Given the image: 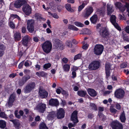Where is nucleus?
<instances>
[{
	"label": "nucleus",
	"instance_id": "cd10ccee",
	"mask_svg": "<svg viewBox=\"0 0 129 129\" xmlns=\"http://www.w3.org/2000/svg\"><path fill=\"white\" fill-rule=\"evenodd\" d=\"M64 71L67 72H69L70 69V65L68 64H65L62 67Z\"/></svg>",
	"mask_w": 129,
	"mask_h": 129
},
{
	"label": "nucleus",
	"instance_id": "49530a36",
	"mask_svg": "<svg viewBox=\"0 0 129 129\" xmlns=\"http://www.w3.org/2000/svg\"><path fill=\"white\" fill-rule=\"evenodd\" d=\"M125 7V8H127V11L128 13V15L129 17V4L126 3Z\"/></svg>",
	"mask_w": 129,
	"mask_h": 129
},
{
	"label": "nucleus",
	"instance_id": "c756f323",
	"mask_svg": "<svg viewBox=\"0 0 129 129\" xmlns=\"http://www.w3.org/2000/svg\"><path fill=\"white\" fill-rule=\"evenodd\" d=\"M77 93L81 97H84L87 94V93L85 91L81 90L78 91Z\"/></svg>",
	"mask_w": 129,
	"mask_h": 129
},
{
	"label": "nucleus",
	"instance_id": "39448f33",
	"mask_svg": "<svg viewBox=\"0 0 129 129\" xmlns=\"http://www.w3.org/2000/svg\"><path fill=\"white\" fill-rule=\"evenodd\" d=\"M35 22L33 19L28 20L27 22V28L30 33H32L34 31V25Z\"/></svg>",
	"mask_w": 129,
	"mask_h": 129
},
{
	"label": "nucleus",
	"instance_id": "f03ea898",
	"mask_svg": "<svg viewBox=\"0 0 129 129\" xmlns=\"http://www.w3.org/2000/svg\"><path fill=\"white\" fill-rule=\"evenodd\" d=\"M35 84L32 82L27 84L23 90V91L25 93H28L33 90L35 88Z\"/></svg>",
	"mask_w": 129,
	"mask_h": 129
},
{
	"label": "nucleus",
	"instance_id": "37998d69",
	"mask_svg": "<svg viewBox=\"0 0 129 129\" xmlns=\"http://www.w3.org/2000/svg\"><path fill=\"white\" fill-rule=\"evenodd\" d=\"M0 117L5 118H7V117L5 113L3 112H1V110L0 111Z\"/></svg>",
	"mask_w": 129,
	"mask_h": 129
},
{
	"label": "nucleus",
	"instance_id": "de8ad7c7",
	"mask_svg": "<svg viewBox=\"0 0 129 129\" xmlns=\"http://www.w3.org/2000/svg\"><path fill=\"white\" fill-rule=\"evenodd\" d=\"M83 46L82 47V48L83 49H87L88 45L86 44H85L84 42H83Z\"/></svg>",
	"mask_w": 129,
	"mask_h": 129
},
{
	"label": "nucleus",
	"instance_id": "bf43d9fd",
	"mask_svg": "<svg viewBox=\"0 0 129 129\" xmlns=\"http://www.w3.org/2000/svg\"><path fill=\"white\" fill-rule=\"evenodd\" d=\"M109 70H110L108 69L106 67V69H105L106 73V76L108 77L110 75V72H109Z\"/></svg>",
	"mask_w": 129,
	"mask_h": 129
},
{
	"label": "nucleus",
	"instance_id": "f8f14e48",
	"mask_svg": "<svg viewBox=\"0 0 129 129\" xmlns=\"http://www.w3.org/2000/svg\"><path fill=\"white\" fill-rule=\"evenodd\" d=\"M39 95L40 97L42 98H45L48 95V93L44 89L40 88L39 90Z\"/></svg>",
	"mask_w": 129,
	"mask_h": 129
},
{
	"label": "nucleus",
	"instance_id": "4d7b16f0",
	"mask_svg": "<svg viewBox=\"0 0 129 129\" xmlns=\"http://www.w3.org/2000/svg\"><path fill=\"white\" fill-rule=\"evenodd\" d=\"M106 67L108 69L110 70V69L111 65L109 63H106L105 65V69H106Z\"/></svg>",
	"mask_w": 129,
	"mask_h": 129
},
{
	"label": "nucleus",
	"instance_id": "5fc2aeb1",
	"mask_svg": "<svg viewBox=\"0 0 129 129\" xmlns=\"http://www.w3.org/2000/svg\"><path fill=\"white\" fill-rule=\"evenodd\" d=\"M90 106L92 107V108L95 110H96L97 109V107L93 103H90Z\"/></svg>",
	"mask_w": 129,
	"mask_h": 129
},
{
	"label": "nucleus",
	"instance_id": "603ef678",
	"mask_svg": "<svg viewBox=\"0 0 129 129\" xmlns=\"http://www.w3.org/2000/svg\"><path fill=\"white\" fill-rule=\"evenodd\" d=\"M78 69V67L75 66H73L71 68V71H72L75 72L76 70Z\"/></svg>",
	"mask_w": 129,
	"mask_h": 129
},
{
	"label": "nucleus",
	"instance_id": "6e6d98bb",
	"mask_svg": "<svg viewBox=\"0 0 129 129\" xmlns=\"http://www.w3.org/2000/svg\"><path fill=\"white\" fill-rule=\"evenodd\" d=\"M78 86L79 85L78 84H77V85H73V90L74 91H77L79 90Z\"/></svg>",
	"mask_w": 129,
	"mask_h": 129
},
{
	"label": "nucleus",
	"instance_id": "f704fd0d",
	"mask_svg": "<svg viewBox=\"0 0 129 129\" xmlns=\"http://www.w3.org/2000/svg\"><path fill=\"white\" fill-rule=\"evenodd\" d=\"M6 126V122L3 120H0V127L2 128H4Z\"/></svg>",
	"mask_w": 129,
	"mask_h": 129
},
{
	"label": "nucleus",
	"instance_id": "864d4df0",
	"mask_svg": "<svg viewBox=\"0 0 129 129\" xmlns=\"http://www.w3.org/2000/svg\"><path fill=\"white\" fill-rule=\"evenodd\" d=\"M85 31L84 34H89L91 33V31L88 29H86L84 30Z\"/></svg>",
	"mask_w": 129,
	"mask_h": 129
},
{
	"label": "nucleus",
	"instance_id": "7ed1b4c3",
	"mask_svg": "<svg viewBox=\"0 0 129 129\" xmlns=\"http://www.w3.org/2000/svg\"><path fill=\"white\" fill-rule=\"evenodd\" d=\"M104 49L103 46L101 44H96L95 46L93 52L96 55H101Z\"/></svg>",
	"mask_w": 129,
	"mask_h": 129
},
{
	"label": "nucleus",
	"instance_id": "a19ab883",
	"mask_svg": "<svg viewBox=\"0 0 129 129\" xmlns=\"http://www.w3.org/2000/svg\"><path fill=\"white\" fill-rule=\"evenodd\" d=\"M40 129H48V128L44 123H42L40 125Z\"/></svg>",
	"mask_w": 129,
	"mask_h": 129
},
{
	"label": "nucleus",
	"instance_id": "79ce46f5",
	"mask_svg": "<svg viewBox=\"0 0 129 129\" xmlns=\"http://www.w3.org/2000/svg\"><path fill=\"white\" fill-rule=\"evenodd\" d=\"M74 24L76 26L81 27H83L84 26L83 24L81 23L80 22H74Z\"/></svg>",
	"mask_w": 129,
	"mask_h": 129
},
{
	"label": "nucleus",
	"instance_id": "09e8293b",
	"mask_svg": "<svg viewBox=\"0 0 129 129\" xmlns=\"http://www.w3.org/2000/svg\"><path fill=\"white\" fill-rule=\"evenodd\" d=\"M63 89L61 88H57L56 89V91L58 94H60L61 92L62 91Z\"/></svg>",
	"mask_w": 129,
	"mask_h": 129
},
{
	"label": "nucleus",
	"instance_id": "393cba45",
	"mask_svg": "<svg viewBox=\"0 0 129 129\" xmlns=\"http://www.w3.org/2000/svg\"><path fill=\"white\" fill-rule=\"evenodd\" d=\"M114 11L113 9L112 6L109 4L107 5V14L108 15H110L112 12Z\"/></svg>",
	"mask_w": 129,
	"mask_h": 129
},
{
	"label": "nucleus",
	"instance_id": "7c9ffc66",
	"mask_svg": "<svg viewBox=\"0 0 129 129\" xmlns=\"http://www.w3.org/2000/svg\"><path fill=\"white\" fill-rule=\"evenodd\" d=\"M15 38L16 41H19L21 38V34L18 32H16L15 34Z\"/></svg>",
	"mask_w": 129,
	"mask_h": 129
},
{
	"label": "nucleus",
	"instance_id": "6e6552de",
	"mask_svg": "<svg viewBox=\"0 0 129 129\" xmlns=\"http://www.w3.org/2000/svg\"><path fill=\"white\" fill-rule=\"evenodd\" d=\"M46 107V104L42 103H40L37 105L35 109L40 112L43 113L45 111Z\"/></svg>",
	"mask_w": 129,
	"mask_h": 129
},
{
	"label": "nucleus",
	"instance_id": "4468645a",
	"mask_svg": "<svg viewBox=\"0 0 129 129\" xmlns=\"http://www.w3.org/2000/svg\"><path fill=\"white\" fill-rule=\"evenodd\" d=\"M15 95L14 93H13L11 95L8 103L6 104L7 106H8L9 107H10L12 106L13 103L15 100Z\"/></svg>",
	"mask_w": 129,
	"mask_h": 129
},
{
	"label": "nucleus",
	"instance_id": "a878e982",
	"mask_svg": "<svg viewBox=\"0 0 129 129\" xmlns=\"http://www.w3.org/2000/svg\"><path fill=\"white\" fill-rule=\"evenodd\" d=\"M120 119L122 122H125L126 119L125 113L124 111L120 115Z\"/></svg>",
	"mask_w": 129,
	"mask_h": 129
},
{
	"label": "nucleus",
	"instance_id": "5701e85b",
	"mask_svg": "<svg viewBox=\"0 0 129 129\" xmlns=\"http://www.w3.org/2000/svg\"><path fill=\"white\" fill-rule=\"evenodd\" d=\"M49 7L50 10L53 12H55L56 10V6L55 4L53 2H51L49 4Z\"/></svg>",
	"mask_w": 129,
	"mask_h": 129
},
{
	"label": "nucleus",
	"instance_id": "0eeeda50",
	"mask_svg": "<svg viewBox=\"0 0 129 129\" xmlns=\"http://www.w3.org/2000/svg\"><path fill=\"white\" fill-rule=\"evenodd\" d=\"M124 91L122 89L116 90L114 93L115 96L119 99H121L123 97L124 95Z\"/></svg>",
	"mask_w": 129,
	"mask_h": 129
},
{
	"label": "nucleus",
	"instance_id": "dca6fc26",
	"mask_svg": "<svg viewBox=\"0 0 129 129\" xmlns=\"http://www.w3.org/2000/svg\"><path fill=\"white\" fill-rule=\"evenodd\" d=\"M77 112L76 111H74L72 114L71 119L74 123H76L78 122L77 117Z\"/></svg>",
	"mask_w": 129,
	"mask_h": 129
},
{
	"label": "nucleus",
	"instance_id": "13d9d810",
	"mask_svg": "<svg viewBox=\"0 0 129 129\" xmlns=\"http://www.w3.org/2000/svg\"><path fill=\"white\" fill-rule=\"evenodd\" d=\"M110 110L111 112L114 113H115L117 111L115 109L112 108L111 107L110 108Z\"/></svg>",
	"mask_w": 129,
	"mask_h": 129
},
{
	"label": "nucleus",
	"instance_id": "ea45409f",
	"mask_svg": "<svg viewBox=\"0 0 129 129\" xmlns=\"http://www.w3.org/2000/svg\"><path fill=\"white\" fill-rule=\"evenodd\" d=\"M32 62L31 61L27 60L25 62L24 65L26 67H28L32 65Z\"/></svg>",
	"mask_w": 129,
	"mask_h": 129
},
{
	"label": "nucleus",
	"instance_id": "f3484780",
	"mask_svg": "<svg viewBox=\"0 0 129 129\" xmlns=\"http://www.w3.org/2000/svg\"><path fill=\"white\" fill-rule=\"evenodd\" d=\"M64 111L62 108L59 109L58 110L57 114V118L58 119L63 118L64 116Z\"/></svg>",
	"mask_w": 129,
	"mask_h": 129
},
{
	"label": "nucleus",
	"instance_id": "680f3d73",
	"mask_svg": "<svg viewBox=\"0 0 129 129\" xmlns=\"http://www.w3.org/2000/svg\"><path fill=\"white\" fill-rule=\"evenodd\" d=\"M62 61L64 63H66L68 62V59L67 58L64 57L62 59Z\"/></svg>",
	"mask_w": 129,
	"mask_h": 129
},
{
	"label": "nucleus",
	"instance_id": "2f4dec72",
	"mask_svg": "<svg viewBox=\"0 0 129 129\" xmlns=\"http://www.w3.org/2000/svg\"><path fill=\"white\" fill-rule=\"evenodd\" d=\"M65 45L66 46L69 48H72L73 46L71 41L69 40H68L66 42Z\"/></svg>",
	"mask_w": 129,
	"mask_h": 129
},
{
	"label": "nucleus",
	"instance_id": "e433bc0d",
	"mask_svg": "<svg viewBox=\"0 0 129 129\" xmlns=\"http://www.w3.org/2000/svg\"><path fill=\"white\" fill-rule=\"evenodd\" d=\"M87 4L86 1H84L82 5L79 6L78 8V11H81L83 9L84 7Z\"/></svg>",
	"mask_w": 129,
	"mask_h": 129
},
{
	"label": "nucleus",
	"instance_id": "e2e57ef3",
	"mask_svg": "<svg viewBox=\"0 0 129 129\" xmlns=\"http://www.w3.org/2000/svg\"><path fill=\"white\" fill-rule=\"evenodd\" d=\"M9 25L10 27L12 28H14L15 27V24L12 22H10V23Z\"/></svg>",
	"mask_w": 129,
	"mask_h": 129
},
{
	"label": "nucleus",
	"instance_id": "c03bdc74",
	"mask_svg": "<svg viewBox=\"0 0 129 129\" xmlns=\"http://www.w3.org/2000/svg\"><path fill=\"white\" fill-rule=\"evenodd\" d=\"M51 64L50 63L45 64L43 66L44 68L45 69H47L49 68L51 66Z\"/></svg>",
	"mask_w": 129,
	"mask_h": 129
},
{
	"label": "nucleus",
	"instance_id": "8fccbe9b",
	"mask_svg": "<svg viewBox=\"0 0 129 129\" xmlns=\"http://www.w3.org/2000/svg\"><path fill=\"white\" fill-rule=\"evenodd\" d=\"M81 57V54H78L75 55L74 57V60H76L78 59H80Z\"/></svg>",
	"mask_w": 129,
	"mask_h": 129
},
{
	"label": "nucleus",
	"instance_id": "0e129e2a",
	"mask_svg": "<svg viewBox=\"0 0 129 129\" xmlns=\"http://www.w3.org/2000/svg\"><path fill=\"white\" fill-rule=\"evenodd\" d=\"M116 108L118 110H120L121 109L120 105L119 104L117 103L115 105Z\"/></svg>",
	"mask_w": 129,
	"mask_h": 129
},
{
	"label": "nucleus",
	"instance_id": "20e7f679",
	"mask_svg": "<svg viewBox=\"0 0 129 129\" xmlns=\"http://www.w3.org/2000/svg\"><path fill=\"white\" fill-rule=\"evenodd\" d=\"M100 66V62L97 61L92 62L89 65L88 68L90 70H95L98 69Z\"/></svg>",
	"mask_w": 129,
	"mask_h": 129
},
{
	"label": "nucleus",
	"instance_id": "9d476101",
	"mask_svg": "<svg viewBox=\"0 0 129 129\" xmlns=\"http://www.w3.org/2000/svg\"><path fill=\"white\" fill-rule=\"evenodd\" d=\"M116 17L115 15H111L110 18L111 22L117 29L119 31H120L121 30V28L116 22Z\"/></svg>",
	"mask_w": 129,
	"mask_h": 129
},
{
	"label": "nucleus",
	"instance_id": "423d86ee",
	"mask_svg": "<svg viewBox=\"0 0 129 129\" xmlns=\"http://www.w3.org/2000/svg\"><path fill=\"white\" fill-rule=\"evenodd\" d=\"M111 125L113 129H123L122 124L117 120L113 121Z\"/></svg>",
	"mask_w": 129,
	"mask_h": 129
},
{
	"label": "nucleus",
	"instance_id": "4be33fe9",
	"mask_svg": "<svg viewBox=\"0 0 129 129\" xmlns=\"http://www.w3.org/2000/svg\"><path fill=\"white\" fill-rule=\"evenodd\" d=\"M116 7L119 9V10L122 12H124L125 10V6L124 7H121V4L120 2H117L115 4Z\"/></svg>",
	"mask_w": 129,
	"mask_h": 129
},
{
	"label": "nucleus",
	"instance_id": "774afa93",
	"mask_svg": "<svg viewBox=\"0 0 129 129\" xmlns=\"http://www.w3.org/2000/svg\"><path fill=\"white\" fill-rule=\"evenodd\" d=\"M35 17L37 19H40L41 18L39 14L38 13L35 14Z\"/></svg>",
	"mask_w": 129,
	"mask_h": 129
},
{
	"label": "nucleus",
	"instance_id": "aec40b11",
	"mask_svg": "<svg viewBox=\"0 0 129 129\" xmlns=\"http://www.w3.org/2000/svg\"><path fill=\"white\" fill-rule=\"evenodd\" d=\"M88 94L91 96H95L96 95V93L93 89L91 88H88L87 90Z\"/></svg>",
	"mask_w": 129,
	"mask_h": 129
},
{
	"label": "nucleus",
	"instance_id": "c9c22d12",
	"mask_svg": "<svg viewBox=\"0 0 129 129\" xmlns=\"http://www.w3.org/2000/svg\"><path fill=\"white\" fill-rule=\"evenodd\" d=\"M48 13L49 15L51 16L52 17L55 18L57 19L59 18L58 16L57 15V14L55 13H52L50 12L49 11L48 12Z\"/></svg>",
	"mask_w": 129,
	"mask_h": 129
},
{
	"label": "nucleus",
	"instance_id": "412c9836",
	"mask_svg": "<svg viewBox=\"0 0 129 129\" xmlns=\"http://www.w3.org/2000/svg\"><path fill=\"white\" fill-rule=\"evenodd\" d=\"M101 31L102 32V35L103 37L107 38L108 36V32L105 28H103Z\"/></svg>",
	"mask_w": 129,
	"mask_h": 129
},
{
	"label": "nucleus",
	"instance_id": "b1692460",
	"mask_svg": "<svg viewBox=\"0 0 129 129\" xmlns=\"http://www.w3.org/2000/svg\"><path fill=\"white\" fill-rule=\"evenodd\" d=\"M55 45L57 48H58L60 49H62L63 46L62 42L59 40H57L55 42Z\"/></svg>",
	"mask_w": 129,
	"mask_h": 129
},
{
	"label": "nucleus",
	"instance_id": "473e14b6",
	"mask_svg": "<svg viewBox=\"0 0 129 129\" xmlns=\"http://www.w3.org/2000/svg\"><path fill=\"white\" fill-rule=\"evenodd\" d=\"M65 7L66 9L70 12H74V10L71 8V5L69 4H67L65 5Z\"/></svg>",
	"mask_w": 129,
	"mask_h": 129
},
{
	"label": "nucleus",
	"instance_id": "69168bd1",
	"mask_svg": "<svg viewBox=\"0 0 129 129\" xmlns=\"http://www.w3.org/2000/svg\"><path fill=\"white\" fill-rule=\"evenodd\" d=\"M127 66V64L125 63H122L120 66L121 68H125Z\"/></svg>",
	"mask_w": 129,
	"mask_h": 129
},
{
	"label": "nucleus",
	"instance_id": "338daca9",
	"mask_svg": "<svg viewBox=\"0 0 129 129\" xmlns=\"http://www.w3.org/2000/svg\"><path fill=\"white\" fill-rule=\"evenodd\" d=\"M5 47L3 45H0V50L3 51L5 50Z\"/></svg>",
	"mask_w": 129,
	"mask_h": 129
},
{
	"label": "nucleus",
	"instance_id": "58836bf2",
	"mask_svg": "<svg viewBox=\"0 0 129 129\" xmlns=\"http://www.w3.org/2000/svg\"><path fill=\"white\" fill-rule=\"evenodd\" d=\"M36 75L39 77L45 76L46 74L44 72L42 71L40 72H37L36 73Z\"/></svg>",
	"mask_w": 129,
	"mask_h": 129
},
{
	"label": "nucleus",
	"instance_id": "2eb2a0df",
	"mask_svg": "<svg viewBox=\"0 0 129 129\" xmlns=\"http://www.w3.org/2000/svg\"><path fill=\"white\" fill-rule=\"evenodd\" d=\"M26 3V2L25 0H18L15 2L14 4V6L16 8H19Z\"/></svg>",
	"mask_w": 129,
	"mask_h": 129
},
{
	"label": "nucleus",
	"instance_id": "a18cd8bd",
	"mask_svg": "<svg viewBox=\"0 0 129 129\" xmlns=\"http://www.w3.org/2000/svg\"><path fill=\"white\" fill-rule=\"evenodd\" d=\"M30 78V76L29 75H27L25 76H24L22 78L23 80L25 82L27 81Z\"/></svg>",
	"mask_w": 129,
	"mask_h": 129
},
{
	"label": "nucleus",
	"instance_id": "c85d7f7f",
	"mask_svg": "<svg viewBox=\"0 0 129 129\" xmlns=\"http://www.w3.org/2000/svg\"><path fill=\"white\" fill-rule=\"evenodd\" d=\"M56 116L55 112H54L52 111L49 113L48 116V118L49 120H50Z\"/></svg>",
	"mask_w": 129,
	"mask_h": 129
},
{
	"label": "nucleus",
	"instance_id": "f257e3e1",
	"mask_svg": "<svg viewBox=\"0 0 129 129\" xmlns=\"http://www.w3.org/2000/svg\"><path fill=\"white\" fill-rule=\"evenodd\" d=\"M42 47L44 52L47 54L50 53L51 51L52 45L51 42L49 41L45 42L42 45Z\"/></svg>",
	"mask_w": 129,
	"mask_h": 129
},
{
	"label": "nucleus",
	"instance_id": "4c0bfd02",
	"mask_svg": "<svg viewBox=\"0 0 129 129\" xmlns=\"http://www.w3.org/2000/svg\"><path fill=\"white\" fill-rule=\"evenodd\" d=\"M68 28L69 29L76 31L78 30V29L75 26L72 25H69L68 26Z\"/></svg>",
	"mask_w": 129,
	"mask_h": 129
},
{
	"label": "nucleus",
	"instance_id": "3c124183",
	"mask_svg": "<svg viewBox=\"0 0 129 129\" xmlns=\"http://www.w3.org/2000/svg\"><path fill=\"white\" fill-rule=\"evenodd\" d=\"M11 17L14 18H17L19 20H20L19 17L17 15L12 14L11 15Z\"/></svg>",
	"mask_w": 129,
	"mask_h": 129
},
{
	"label": "nucleus",
	"instance_id": "ddd939ff",
	"mask_svg": "<svg viewBox=\"0 0 129 129\" xmlns=\"http://www.w3.org/2000/svg\"><path fill=\"white\" fill-rule=\"evenodd\" d=\"M23 11L26 15H29L31 12V9L30 6L27 5L24 6L22 8Z\"/></svg>",
	"mask_w": 129,
	"mask_h": 129
},
{
	"label": "nucleus",
	"instance_id": "1a4fd4ad",
	"mask_svg": "<svg viewBox=\"0 0 129 129\" xmlns=\"http://www.w3.org/2000/svg\"><path fill=\"white\" fill-rule=\"evenodd\" d=\"M93 10L92 7H87L83 13V16L85 18H87L93 12Z\"/></svg>",
	"mask_w": 129,
	"mask_h": 129
},
{
	"label": "nucleus",
	"instance_id": "9b49d317",
	"mask_svg": "<svg viewBox=\"0 0 129 129\" xmlns=\"http://www.w3.org/2000/svg\"><path fill=\"white\" fill-rule=\"evenodd\" d=\"M30 38L28 35H26L23 37L21 41L22 43L24 46H27L29 45Z\"/></svg>",
	"mask_w": 129,
	"mask_h": 129
},
{
	"label": "nucleus",
	"instance_id": "72a5a7b5",
	"mask_svg": "<svg viewBox=\"0 0 129 129\" xmlns=\"http://www.w3.org/2000/svg\"><path fill=\"white\" fill-rule=\"evenodd\" d=\"M104 11L101 9H98L96 12V13L99 16H103L104 13Z\"/></svg>",
	"mask_w": 129,
	"mask_h": 129
},
{
	"label": "nucleus",
	"instance_id": "6ab92c4d",
	"mask_svg": "<svg viewBox=\"0 0 129 129\" xmlns=\"http://www.w3.org/2000/svg\"><path fill=\"white\" fill-rule=\"evenodd\" d=\"M11 121L13 123L14 126L17 129H19L21 127L20 124L18 120H13Z\"/></svg>",
	"mask_w": 129,
	"mask_h": 129
},
{
	"label": "nucleus",
	"instance_id": "052dcab7",
	"mask_svg": "<svg viewBox=\"0 0 129 129\" xmlns=\"http://www.w3.org/2000/svg\"><path fill=\"white\" fill-rule=\"evenodd\" d=\"M57 7L58 11L60 12L61 11L62 6L60 5H58L57 6Z\"/></svg>",
	"mask_w": 129,
	"mask_h": 129
},
{
	"label": "nucleus",
	"instance_id": "a211bd4d",
	"mask_svg": "<svg viewBox=\"0 0 129 129\" xmlns=\"http://www.w3.org/2000/svg\"><path fill=\"white\" fill-rule=\"evenodd\" d=\"M49 104L52 106H56L59 105V102L57 99H52L49 100Z\"/></svg>",
	"mask_w": 129,
	"mask_h": 129
},
{
	"label": "nucleus",
	"instance_id": "bb28decb",
	"mask_svg": "<svg viewBox=\"0 0 129 129\" xmlns=\"http://www.w3.org/2000/svg\"><path fill=\"white\" fill-rule=\"evenodd\" d=\"M90 19L92 23H95L98 20L97 15H94L90 18Z\"/></svg>",
	"mask_w": 129,
	"mask_h": 129
}]
</instances>
